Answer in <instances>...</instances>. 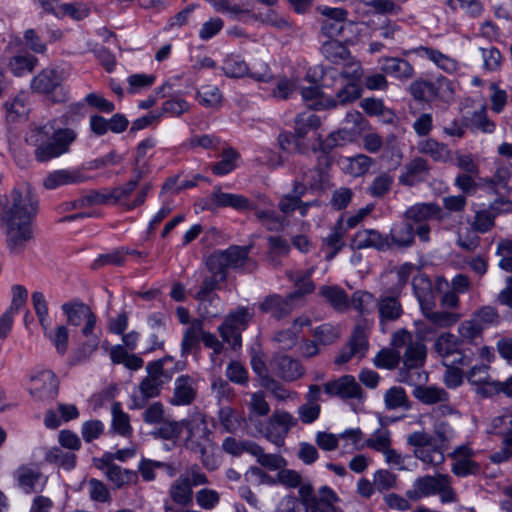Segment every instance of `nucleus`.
Returning <instances> with one entry per match:
<instances>
[{
  "label": "nucleus",
  "instance_id": "20e7f679",
  "mask_svg": "<svg viewBox=\"0 0 512 512\" xmlns=\"http://www.w3.org/2000/svg\"><path fill=\"white\" fill-rule=\"evenodd\" d=\"M252 245H231L225 250H216L206 259V267L209 271L221 274V279L226 280L228 271L253 272L257 263L249 257Z\"/></svg>",
  "mask_w": 512,
  "mask_h": 512
},
{
  "label": "nucleus",
  "instance_id": "bb28decb",
  "mask_svg": "<svg viewBox=\"0 0 512 512\" xmlns=\"http://www.w3.org/2000/svg\"><path fill=\"white\" fill-rule=\"evenodd\" d=\"M413 288L422 311L434 307L435 294L432 290L431 281L426 276L414 278Z\"/></svg>",
  "mask_w": 512,
  "mask_h": 512
},
{
  "label": "nucleus",
  "instance_id": "6e6552de",
  "mask_svg": "<svg viewBox=\"0 0 512 512\" xmlns=\"http://www.w3.org/2000/svg\"><path fill=\"white\" fill-rule=\"evenodd\" d=\"M298 424V419L287 411L276 410L268 420L265 438L282 446L289 431Z\"/></svg>",
  "mask_w": 512,
  "mask_h": 512
},
{
  "label": "nucleus",
  "instance_id": "a878e982",
  "mask_svg": "<svg viewBox=\"0 0 512 512\" xmlns=\"http://www.w3.org/2000/svg\"><path fill=\"white\" fill-rule=\"evenodd\" d=\"M169 495L180 506H189L193 502L192 484L188 477H179L170 487Z\"/></svg>",
  "mask_w": 512,
  "mask_h": 512
},
{
  "label": "nucleus",
  "instance_id": "052dcab7",
  "mask_svg": "<svg viewBox=\"0 0 512 512\" xmlns=\"http://www.w3.org/2000/svg\"><path fill=\"white\" fill-rule=\"evenodd\" d=\"M181 430L185 428L187 430L186 438H195L202 434L210 433L207 427L206 421L203 417L198 416L192 419H183L180 421Z\"/></svg>",
  "mask_w": 512,
  "mask_h": 512
},
{
  "label": "nucleus",
  "instance_id": "f704fd0d",
  "mask_svg": "<svg viewBox=\"0 0 512 512\" xmlns=\"http://www.w3.org/2000/svg\"><path fill=\"white\" fill-rule=\"evenodd\" d=\"M321 53L334 64L347 59L350 55L348 48L343 43L334 39H330L322 44Z\"/></svg>",
  "mask_w": 512,
  "mask_h": 512
},
{
  "label": "nucleus",
  "instance_id": "4d7b16f0",
  "mask_svg": "<svg viewBox=\"0 0 512 512\" xmlns=\"http://www.w3.org/2000/svg\"><path fill=\"white\" fill-rule=\"evenodd\" d=\"M373 481L376 490L379 493L394 489L397 487V475L389 470L380 469L373 475Z\"/></svg>",
  "mask_w": 512,
  "mask_h": 512
},
{
  "label": "nucleus",
  "instance_id": "cd10ccee",
  "mask_svg": "<svg viewBox=\"0 0 512 512\" xmlns=\"http://www.w3.org/2000/svg\"><path fill=\"white\" fill-rule=\"evenodd\" d=\"M85 178L77 171L70 170H56L50 173L43 182L47 189H55L61 185L81 183Z\"/></svg>",
  "mask_w": 512,
  "mask_h": 512
},
{
  "label": "nucleus",
  "instance_id": "a18cd8bd",
  "mask_svg": "<svg viewBox=\"0 0 512 512\" xmlns=\"http://www.w3.org/2000/svg\"><path fill=\"white\" fill-rule=\"evenodd\" d=\"M111 412L114 431L122 436H129L132 433L129 415L122 411L121 404L119 402L113 403Z\"/></svg>",
  "mask_w": 512,
  "mask_h": 512
},
{
  "label": "nucleus",
  "instance_id": "39448f33",
  "mask_svg": "<svg viewBox=\"0 0 512 512\" xmlns=\"http://www.w3.org/2000/svg\"><path fill=\"white\" fill-rule=\"evenodd\" d=\"M426 355L427 348L422 341L410 342L401 356L403 367L399 369L398 380L409 385L425 382L428 375L422 370V367Z\"/></svg>",
  "mask_w": 512,
  "mask_h": 512
},
{
  "label": "nucleus",
  "instance_id": "1a4fd4ad",
  "mask_svg": "<svg viewBox=\"0 0 512 512\" xmlns=\"http://www.w3.org/2000/svg\"><path fill=\"white\" fill-rule=\"evenodd\" d=\"M368 350V340L365 329L357 325L353 329L349 342L341 349L334 362L337 365L347 363L354 356L364 357Z\"/></svg>",
  "mask_w": 512,
  "mask_h": 512
},
{
  "label": "nucleus",
  "instance_id": "a211bd4d",
  "mask_svg": "<svg viewBox=\"0 0 512 512\" xmlns=\"http://www.w3.org/2000/svg\"><path fill=\"white\" fill-rule=\"evenodd\" d=\"M443 85L448 87L450 83L445 78L438 79V86L431 81L416 80L411 83L409 90L415 100L430 102L439 95V88Z\"/></svg>",
  "mask_w": 512,
  "mask_h": 512
},
{
  "label": "nucleus",
  "instance_id": "4c0bfd02",
  "mask_svg": "<svg viewBox=\"0 0 512 512\" xmlns=\"http://www.w3.org/2000/svg\"><path fill=\"white\" fill-rule=\"evenodd\" d=\"M16 477L19 486L25 493H32L35 491V485L42 477V473L37 469L21 466L16 471Z\"/></svg>",
  "mask_w": 512,
  "mask_h": 512
},
{
  "label": "nucleus",
  "instance_id": "423d86ee",
  "mask_svg": "<svg viewBox=\"0 0 512 512\" xmlns=\"http://www.w3.org/2000/svg\"><path fill=\"white\" fill-rule=\"evenodd\" d=\"M253 316L254 313L249 308L239 306L235 310L230 311L219 326L218 330L223 341L228 343L232 349L237 350L241 348L242 331L248 327Z\"/></svg>",
  "mask_w": 512,
  "mask_h": 512
},
{
  "label": "nucleus",
  "instance_id": "49530a36",
  "mask_svg": "<svg viewBox=\"0 0 512 512\" xmlns=\"http://www.w3.org/2000/svg\"><path fill=\"white\" fill-rule=\"evenodd\" d=\"M257 450L251 455L256 457L257 462L269 470H280L287 465L286 460L279 454H266L264 449L256 443Z\"/></svg>",
  "mask_w": 512,
  "mask_h": 512
},
{
  "label": "nucleus",
  "instance_id": "7ed1b4c3",
  "mask_svg": "<svg viewBox=\"0 0 512 512\" xmlns=\"http://www.w3.org/2000/svg\"><path fill=\"white\" fill-rule=\"evenodd\" d=\"M76 139L74 130L58 129L44 125L31 131L27 142L36 147L35 158L39 162H46L68 152L69 146Z\"/></svg>",
  "mask_w": 512,
  "mask_h": 512
},
{
  "label": "nucleus",
  "instance_id": "4be33fe9",
  "mask_svg": "<svg viewBox=\"0 0 512 512\" xmlns=\"http://www.w3.org/2000/svg\"><path fill=\"white\" fill-rule=\"evenodd\" d=\"M381 70L400 80H408L414 75L412 65L407 60L397 57L383 58Z\"/></svg>",
  "mask_w": 512,
  "mask_h": 512
},
{
  "label": "nucleus",
  "instance_id": "a19ab883",
  "mask_svg": "<svg viewBox=\"0 0 512 512\" xmlns=\"http://www.w3.org/2000/svg\"><path fill=\"white\" fill-rule=\"evenodd\" d=\"M222 449L233 456H240L244 452L252 454L257 450V447L254 441L237 440L234 437H227L222 443Z\"/></svg>",
  "mask_w": 512,
  "mask_h": 512
},
{
  "label": "nucleus",
  "instance_id": "f257e3e1",
  "mask_svg": "<svg viewBox=\"0 0 512 512\" xmlns=\"http://www.w3.org/2000/svg\"><path fill=\"white\" fill-rule=\"evenodd\" d=\"M38 200L29 189H13L3 208L6 245L11 253H22L33 238L32 220L37 214Z\"/></svg>",
  "mask_w": 512,
  "mask_h": 512
},
{
  "label": "nucleus",
  "instance_id": "bf43d9fd",
  "mask_svg": "<svg viewBox=\"0 0 512 512\" xmlns=\"http://www.w3.org/2000/svg\"><path fill=\"white\" fill-rule=\"evenodd\" d=\"M423 314L430 322L440 327H448L458 321V316L448 311H433V308H429L425 309Z\"/></svg>",
  "mask_w": 512,
  "mask_h": 512
},
{
  "label": "nucleus",
  "instance_id": "774afa93",
  "mask_svg": "<svg viewBox=\"0 0 512 512\" xmlns=\"http://www.w3.org/2000/svg\"><path fill=\"white\" fill-rule=\"evenodd\" d=\"M221 92L215 86H204L198 92L199 103L205 107H214L221 102Z\"/></svg>",
  "mask_w": 512,
  "mask_h": 512
},
{
  "label": "nucleus",
  "instance_id": "412c9836",
  "mask_svg": "<svg viewBox=\"0 0 512 512\" xmlns=\"http://www.w3.org/2000/svg\"><path fill=\"white\" fill-rule=\"evenodd\" d=\"M204 322L201 319H194L185 330L181 342V356L186 357L192 352L200 349V334L203 333Z\"/></svg>",
  "mask_w": 512,
  "mask_h": 512
},
{
  "label": "nucleus",
  "instance_id": "79ce46f5",
  "mask_svg": "<svg viewBox=\"0 0 512 512\" xmlns=\"http://www.w3.org/2000/svg\"><path fill=\"white\" fill-rule=\"evenodd\" d=\"M320 118L311 113L303 112L295 118V133L298 138H304L309 130H315L320 126Z\"/></svg>",
  "mask_w": 512,
  "mask_h": 512
},
{
  "label": "nucleus",
  "instance_id": "58836bf2",
  "mask_svg": "<svg viewBox=\"0 0 512 512\" xmlns=\"http://www.w3.org/2000/svg\"><path fill=\"white\" fill-rule=\"evenodd\" d=\"M385 406L389 410L398 408L409 409L410 404L404 388L400 386H393L388 389L384 394Z\"/></svg>",
  "mask_w": 512,
  "mask_h": 512
},
{
  "label": "nucleus",
  "instance_id": "e2e57ef3",
  "mask_svg": "<svg viewBox=\"0 0 512 512\" xmlns=\"http://www.w3.org/2000/svg\"><path fill=\"white\" fill-rule=\"evenodd\" d=\"M393 184V178L388 173H382L375 177L372 184L368 188V192L377 198H381L386 195Z\"/></svg>",
  "mask_w": 512,
  "mask_h": 512
},
{
  "label": "nucleus",
  "instance_id": "de8ad7c7",
  "mask_svg": "<svg viewBox=\"0 0 512 512\" xmlns=\"http://www.w3.org/2000/svg\"><path fill=\"white\" fill-rule=\"evenodd\" d=\"M239 158V153L229 147L223 150L221 160L212 166V172L215 175H226L236 167V160Z\"/></svg>",
  "mask_w": 512,
  "mask_h": 512
},
{
  "label": "nucleus",
  "instance_id": "72a5a7b5",
  "mask_svg": "<svg viewBox=\"0 0 512 512\" xmlns=\"http://www.w3.org/2000/svg\"><path fill=\"white\" fill-rule=\"evenodd\" d=\"M360 106L369 116H381L386 123H392L394 120V113L384 106L381 99L365 98L361 100Z\"/></svg>",
  "mask_w": 512,
  "mask_h": 512
},
{
  "label": "nucleus",
  "instance_id": "3c124183",
  "mask_svg": "<svg viewBox=\"0 0 512 512\" xmlns=\"http://www.w3.org/2000/svg\"><path fill=\"white\" fill-rule=\"evenodd\" d=\"M447 479L448 475L443 474L438 475V477L426 475L418 478L414 483V487L418 489L420 495L428 496L435 494L439 489L441 482L446 481Z\"/></svg>",
  "mask_w": 512,
  "mask_h": 512
},
{
  "label": "nucleus",
  "instance_id": "f8f14e48",
  "mask_svg": "<svg viewBox=\"0 0 512 512\" xmlns=\"http://www.w3.org/2000/svg\"><path fill=\"white\" fill-rule=\"evenodd\" d=\"M351 245L357 250L365 248H374L381 252L391 250L388 234H382L375 229H365L357 232Z\"/></svg>",
  "mask_w": 512,
  "mask_h": 512
},
{
  "label": "nucleus",
  "instance_id": "8fccbe9b",
  "mask_svg": "<svg viewBox=\"0 0 512 512\" xmlns=\"http://www.w3.org/2000/svg\"><path fill=\"white\" fill-rule=\"evenodd\" d=\"M209 272L211 273V276H206L203 279L200 289L195 295V298L199 301H211L213 291L219 288V284L221 282L225 281L220 278L221 274H218L215 271Z\"/></svg>",
  "mask_w": 512,
  "mask_h": 512
},
{
  "label": "nucleus",
  "instance_id": "393cba45",
  "mask_svg": "<svg viewBox=\"0 0 512 512\" xmlns=\"http://www.w3.org/2000/svg\"><path fill=\"white\" fill-rule=\"evenodd\" d=\"M61 310L67 318V323L76 327L81 325L83 320L92 311L89 305L78 298L63 303Z\"/></svg>",
  "mask_w": 512,
  "mask_h": 512
},
{
  "label": "nucleus",
  "instance_id": "473e14b6",
  "mask_svg": "<svg viewBox=\"0 0 512 512\" xmlns=\"http://www.w3.org/2000/svg\"><path fill=\"white\" fill-rule=\"evenodd\" d=\"M460 344L461 341L457 336L451 333H442L434 343V350L443 358V361H448V358L457 352Z\"/></svg>",
  "mask_w": 512,
  "mask_h": 512
},
{
  "label": "nucleus",
  "instance_id": "b1692460",
  "mask_svg": "<svg viewBox=\"0 0 512 512\" xmlns=\"http://www.w3.org/2000/svg\"><path fill=\"white\" fill-rule=\"evenodd\" d=\"M211 201L217 207H232L240 211L254 209V205L245 196L224 193L219 188L211 195Z\"/></svg>",
  "mask_w": 512,
  "mask_h": 512
},
{
  "label": "nucleus",
  "instance_id": "6e6d98bb",
  "mask_svg": "<svg viewBox=\"0 0 512 512\" xmlns=\"http://www.w3.org/2000/svg\"><path fill=\"white\" fill-rule=\"evenodd\" d=\"M365 445L378 452H383L391 445L390 431L387 428H379L365 441Z\"/></svg>",
  "mask_w": 512,
  "mask_h": 512
},
{
  "label": "nucleus",
  "instance_id": "ea45409f",
  "mask_svg": "<svg viewBox=\"0 0 512 512\" xmlns=\"http://www.w3.org/2000/svg\"><path fill=\"white\" fill-rule=\"evenodd\" d=\"M348 136H349V132L347 130H338L336 132L330 133L323 140L321 139V137H319V145L313 146L312 151L314 153H317V152L330 153L335 147L344 145Z\"/></svg>",
  "mask_w": 512,
  "mask_h": 512
},
{
  "label": "nucleus",
  "instance_id": "338daca9",
  "mask_svg": "<svg viewBox=\"0 0 512 512\" xmlns=\"http://www.w3.org/2000/svg\"><path fill=\"white\" fill-rule=\"evenodd\" d=\"M495 217L489 210H481L476 212L472 228L479 233H486L495 225Z\"/></svg>",
  "mask_w": 512,
  "mask_h": 512
},
{
  "label": "nucleus",
  "instance_id": "9b49d317",
  "mask_svg": "<svg viewBox=\"0 0 512 512\" xmlns=\"http://www.w3.org/2000/svg\"><path fill=\"white\" fill-rule=\"evenodd\" d=\"M31 381L36 385L30 390V394L32 396H35L42 401L53 400L57 396L59 382L52 371H41L37 375L32 376Z\"/></svg>",
  "mask_w": 512,
  "mask_h": 512
},
{
  "label": "nucleus",
  "instance_id": "0eeeda50",
  "mask_svg": "<svg viewBox=\"0 0 512 512\" xmlns=\"http://www.w3.org/2000/svg\"><path fill=\"white\" fill-rule=\"evenodd\" d=\"M61 82L62 77L56 69L46 68L32 79L31 88L37 93L49 95L53 102L59 103L67 99Z\"/></svg>",
  "mask_w": 512,
  "mask_h": 512
},
{
  "label": "nucleus",
  "instance_id": "c756f323",
  "mask_svg": "<svg viewBox=\"0 0 512 512\" xmlns=\"http://www.w3.org/2000/svg\"><path fill=\"white\" fill-rule=\"evenodd\" d=\"M463 125L471 131L484 133H492L495 129L494 122L487 117L485 106H482L478 111H474L471 117L463 116Z\"/></svg>",
  "mask_w": 512,
  "mask_h": 512
},
{
  "label": "nucleus",
  "instance_id": "c03bdc74",
  "mask_svg": "<svg viewBox=\"0 0 512 512\" xmlns=\"http://www.w3.org/2000/svg\"><path fill=\"white\" fill-rule=\"evenodd\" d=\"M38 64V59L30 54L27 55H16L11 58L9 65L12 73L15 76H22L26 73H30Z\"/></svg>",
  "mask_w": 512,
  "mask_h": 512
},
{
  "label": "nucleus",
  "instance_id": "0e129e2a",
  "mask_svg": "<svg viewBox=\"0 0 512 512\" xmlns=\"http://www.w3.org/2000/svg\"><path fill=\"white\" fill-rule=\"evenodd\" d=\"M313 336L317 343L330 345L339 338L340 334L333 325L325 323L314 330Z\"/></svg>",
  "mask_w": 512,
  "mask_h": 512
},
{
  "label": "nucleus",
  "instance_id": "2f4dec72",
  "mask_svg": "<svg viewBox=\"0 0 512 512\" xmlns=\"http://www.w3.org/2000/svg\"><path fill=\"white\" fill-rule=\"evenodd\" d=\"M380 321H395L399 319L403 313L401 303L396 297H382L378 303Z\"/></svg>",
  "mask_w": 512,
  "mask_h": 512
},
{
  "label": "nucleus",
  "instance_id": "ddd939ff",
  "mask_svg": "<svg viewBox=\"0 0 512 512\" xmlns=\"http://www.w3.org/2000/svg\"><path fill=\"white\" fill-rule=\"evenodd\" d=\"M270 365L276 371V374L285 381H295L304 374L300 362L285 354H275Z\"/></svg>",
  "mask_w": 512,
  "mask_h": 512
},
{
  "label": "nucleus",
  "instance_id": "f03ea898",
  "mask_svg": "<svg viewBox=\"0 0 512 512\" xmlns=\"http://www.w3.org/2000/svg\"><path fill=\"white\" fill-rule=\"evenodd\" d=\"M340 76L351 81L339 89L335 97L325 95L318 86H309L300 90L303 100L308 102V106L313 110H331L339 104L345 106L358 100L363 92V89L355 83V80L361 76L360 64L348 66L341 71Z\"/></svg>",
  "mask_w": 512,
  "mask_h": 512
},
{
  "label": "nucleus",
  "instance_id": "864d4df0",
  "mask_svg": "<svg viewBox=\"0 0 512 512\" xmlns=\"http://www.w3.org/2000/svg\"><path fill=\"white\" fill-rule=\"evenodd\" d=\"M45 332V335L50 339L52 344L54 345L56 351L60 355H64L68 350V340H69V330L65 325L57 326L53 331H49L48 329Z\"/></svg>",
  "mask_w": 512,
  "mask_h": 512
},
{
  "label": "nucleus",
  "instance_id": "7c9ffc66",
  "mask_svg": "<svg viewBox=\"0 0 512 512\" xmlns=\"http://www.w3.org/2000/svg\"><path fill=\"white\" fill-rule=\"evenodd\" d=\"M319 294L335 309L342 311L349 307V299L346 292L339 286H321Z\"/></svg>",
  "mask_w": 512,
  "mask_h": 512
},
{
  "label": "nucleus",
  "instance_id": "680f3d73",
  "mask_svg": "<svg viewBox=\"0 0 512 512\" xmlns=\"http://www.w3.org/2000/svg\"><path fill=\"white\" fill-rule=\"evenodd\" d=\"M480 470V465L469 458H461L456 460L451 468L452 473L458 477L477 475L480 473Z\"/></svg>",
  "mask_w": 512,
  "mask_h": 512
},
{
  "label": "nucleus",
  "instance_id": "69168bd1",
  "mask_svg": "<svg viewBox=\"0 0 512 512\" xmlns=\"http://www.w3.org/2000/svg\"><path fill=\"white\" fill-rule=\"evenodd\" d=\"M222 71L227 77L240 78L248 74V66L243 60L228 57L224 61Z\"/></svg>",
  "mask_w": 512,
  "mask_h": 512
},
{
  "label": "nucleus",
  "instance_id": "5fc2aeb1",
  "mask_svg": "<svg viewBox=\"0 0 512 512\" xmlns=\"http://www.w3.org/2000/svg\"><path fill=\"white\" fill-rule=\"evenodd\" d=\"M421 151L439 162H446L450 158V150L447 145L439 143L434 139L425 141L421 147Z\"/></svg>",
  "mask_w": 512,
  "mask_h": 512
},
{
  "label": "nucleus",
  "instance_id": "2eb2a0df",
  "mask_svg": "<svg viewBox=\"0 0 512 512\" xmlns=\"http://www.w3.org/2000/svg\"><path fill=\"white\" fill-rule=\"evenodd\" d=\"M326 18L321 23V33L328 38H334L342 34L347 11L343 8H329L322 10Z\"/></svg>",
  "mask_w": 512,
  "mask_h": 512
},
{
  "label": "nucleus",
  "instance_id": "09e8293b",
  "mask_svg": "<svg viewBox=\"0 0 512 512\" xmlns=\"http://www.w3.org/2000/svg\"><path fill=\"white\" fill-rule=\"evenodd\" d=\"M401 355L398 351L388 348L381 349L373 359L377 368L392 370L398 367Z\"/></svg>",
  "mask_w": 512,
  "mask_h": 512
},
{
  "label": "nucleus",
  "instance_id": "4468645a",
  "mask_svg": "<svg viewBox=\"0 0 512 512\" xmlns=\"http://www.w3.org/2000/svg\"><path fill=\"white\" fill-rule=\"evenodd\" d=\"M430 167L427 161L416 157L405 164L404 171L399 177V182L405 186L413 187L428 179Z\"/></svg>",
  "mask_w": 512,
  "mask_h": 512
},
{
  "label": "nucleus",
  "instance_id": "603ef678",
  "mask_svg": "<svg viewBox=\"0 0 512 512\" xmlns=\"http://www.w3.org/2000/svg\"><path fill=\"white\" fill-rule=\"evenodd\" d=\"M347 162L348 163L345 167L347 173L354 177H359L369 171L371 165L373 164V159L367 155L358 154L354 157L348 158Z\"/></svg>",
  "mask_w": 512,
  "mask_h": 512
},
{
  "label": "nucleus",
  "instance_id": "e433bc0d",
  "mask_svg": "<svg viewBox=\"0 0 512 512\" xmlns=\"http://www.w3.org/2000/svg\"><path fill=\"white\" fill-rule=\"evenodd\" d=\"M45 461L56 464L65 470H72L76 464V455L71 452H64L61 448L54 447L46 452Z\"/></svg>",
  "mask_w": 512,
  "mask_h": 512
},
{
  "label": "nucleus",
  "instance_id": "37998d69",
  "mask_svg": "<svg viewBox=\"0 0 512 512\" xmlns=\"http://www.w3.org/2000/svg\"><path fill=\"white\" fill-rule=\"evenodd\" d=\"M344 231L342 228V219H340L332 233H330L324 240V244L330 249L329 254L326 255V260L331 261L338 252L344 247L343 240Z\"/></svg>",
  "mask_w": 512,
  "mask_h": 512
},
{
  "label": "nucleus",
  "instance_id": "c85d7f7f",
  "mask_svg": "<svg viewBox=\"0 0 512 512\" xmlns=\"http://www.w3.org/2000/svg\"><path fill=\"white\" fill-rule=\"evenodd\" d=\"M255 216L268 231H282L288 224L285 216L279 215L273 209H259L254 206Z\"/></svg>",
  "mask_w": 512,
  "mask_h": 512
},
{
  "label": "nucleus",
  "instance_id": "c9c22d12",
  "mask_svg": "<svg viewBox=\"0 0 512 512\" xmlns=\"http://www.w3.org/2000/svg\"><path fill=\"white\" fill-rule=\"evenodd\" d=\"M414 456L422 462L433 466H438L445 460L442 446L438 444L419 447L414 450Z\"/></svg>",
  "mask_w": 512,
  "mask_h": 512
},
{
  "label": "nucleus",
  "instance_id": "6ab92c4d",
  "mask_svg": "<svg viewBox=\"0 0 512 512\" xmlns=\"http://www.w3.org/2000/svg\"><path fill=\"white\" fill-rule=\"evenodd\" d=\"M259 309L264 313H270L275 319H281L291 313L293 309L292 299H290L289 295L285 298L276 294L267 296L259 304Z\"/></svg>",
  "mask_w": 512,
  "mask_h": 512
},
{
  "label": "nucleus",
  "instance_id": "aec40b11",
  "mask_svg": "<svg viewBox=\"0 0 512 512\" xmlns=\"http://www.w3.org/2000/svg\"><path fill=\"white\" fill-rule=\"evenodd\" d=\"M196 397L194 380L189 375H182L175 381L174 394L171 398L173 405H189Z\"/></svg>",
  "mask_w": 512,
  "mask_h": 512
},
{
  "label": "nucleus",
  "instance_id": "13d9d810",
  "mask_svg": "<svg viewBox=\"0 0 512 512\" xmlns=\"http://www.w3.org/2000/svg\"><path fill=\"white\" fill-rule=\"evenodd\" d=\"M31 301L39 323L43 330L46 331L48 329V304L45 300L44 294L40 291L33 292Z\"/></svg>",
  "mask_w": 512,
  "mask_h": 512
},
{
  "label": "nucleus",
  "instance_id": "9d476101",
  "mask_svg": "<svg viewBox=\"0 0 512 512\" xmlns=\"http://www.w3.org/2000/svg\"><path fill=\"white\" fill-rule=\"evenodd\" d=\"M324 391L330 396H338L341 399L362 398V388L351 375H343L334 381L324 384Z\"/></svg>",
  "mask_w": 512,
  "mask_h": 512
},
{
  "label": "nucleus",
  "instance_id": "dca6fc26",
  "mask_svg": "<svg viewBox=\"0 0 512 512\" xmlns=\"http://www.w3.org/2000/svg\"><path fill=\"white\" fill-rule=\"evenodd\" d=\"M388 236L391 250H404L414 245L415 228L406 220L392 226Z\"/></svg>",
  "mask_w": 512,
  "mask_h": 512
},
{
  "label": "nucleus",
  "instance_id": "5701e85b",
  "mask_svg": "<svg viewBox=\"0 0 512 512\" xmlns=\"http://www.w3.org/2000/svg\"><path fill=\"white\" fill-rule=\"evenodd\" d=\"M413 396L423 404L432 405L436 403H447L448 392L437 386H424L421 383L414 385Z\"/></svg>",
  "mask_w": 512,
  "mask_h": 512
},
{
  "label": "nucleus",
  "instance_id": "f3484780",
  "mask_svg": "<svg viewBox=\"0 0 512 512\" xmlns=\"http://www.w3.org/2000/svg\"><path fill=\"white\" fill-rule=\"evenodd\" d=\"M405 219L415 223H426L431 219L442 218V209L436 203H417L409 207L404 213Z\"/></svg>",
  "mask_w": 512,
  "mask_h": 512
}]
</instances>
